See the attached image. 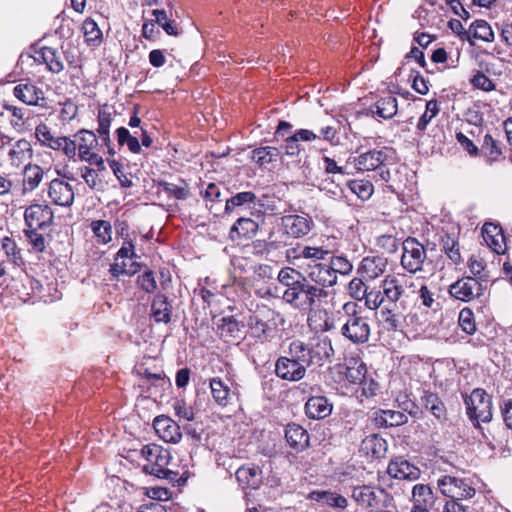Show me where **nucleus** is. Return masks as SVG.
<instances>
[{
    "mask_svg": "<svg viewBox=\"0 0 512 512\" xmlns=\"http://www.w3.org/2000/svg\"><path fill=\"white\" fill-rule=\"evenodd\" d=\"M13 95L30 106L46 107V97L43 90L31 82L19 83L13 89Z\"/></svg>",
    "mask_w": 512,
    "mask_h": 512,
    "instance_id": "18",
    "label": "nucleus"
},
{
    "mask_svg": "<svg viewBox=\"0 0 512 512\" xmlns=\"http://www.w3.org/2000/svg\"><path fill=\"white\" fill-rule=\"evenodd\" d=\"M309 347L313 366H323L333 362L334 349L328 337L313 338L309 342Z\"/></svg>",
    "mask_w": 512,
    "mask_h": 512,
    "instance_id": "19",
    "label": "nucleus"
},
{
    "mask_svg": "<svg viewBox=\"0 0 512 512\" xmlns=\"http://www.w3.org/2000/svg\"><path fill=\"white\" fill-rule=\"evenodd\" d=\"M387 265L383 256H367L361 260L357 273L365 280H375L385 273Z\"/></svg>",
    "mask_w": 512,
    "mask_h": 512,
    "instance_id": "21",
    "label": "nucleus"
},
{
    "mask_svg": "<svg viewBox=\"0 0 512 512\" xmlns=\"http://www.w3.org/2000/svg\"><path fill=\"white\" fill-rule=\"evenodd\" d=\"M473 37L485 42L494 40V32L485 20H476L469 27V38Z\"/></svg>",
    "mask_w": 512,
    "mask_h": 512,
    "instance_id": "43",
    "label": "nucleus"
},
{
    "mask_svg": "<svg viewBox=\"0 0 512 512\" xmlns=\"http://www.w3.org/2000/svg\"><path fill=\"white\" fill-rule=\"evenodd\" d=\"M308 282L325 289L337 283V276L331 271L328 263L308 264L304 274Z\"/></svg>",
    "mask_w": 512,
    "mask_h": 512,
    "instance_id": "16",
    "label": "nucleus"
},
{
    "mask_svg": "<svg viewBox=\"0 0 512 512\" xmlns=\"http://www.w3.org/2000/svg\"><path fill=\"white\" fill-rule=\"evenodd\" d=\"M36 54L39 56L36 60L43 62L49 72L59 74L64 70V63L56 48L44 46Z\"/></svg>",
    "mask_w": 512,
    "mask_h": 512,
    "instance_id": "32",
    "label": "nucleus"
},
{
    "mask_svg": "<svg viewBox=\"0 0 512 512\" xmlns=\"http://www.w3.org/2000/svg\"><path fill=\"white\" fill-rule=\"evenodd\" d=\"M422 402L425 408L438 420H446L447 418V410L446 407L438 396V394L433 392H425L422 396Z\"/></svg>",
    "mask_w": 512,
    "mask_h": 512,
    "instance_id": "39",
    "label": "nucleus"
},
{
    "mask_svg": "<svg viewBox=\"0 0 512 512\" xmlns=\"http://www.w3.org/2000/svg\"><path fill=\"white\" fill-rule=\"evenodd\" d=\"M387 473L395 479L414 481L420 477V469L403 457H396L390 461Z\"/></svg>",
    "mask_w": 512,
    "mask_h": 512,
    "instance_id": "22",
    "label": "nucleus"
},
{
    "mask_svg": "<svg viewBox=\"0 0 512 512\" xmlns=\"http://www.w3.org/2000/svg\"><path fill=\"white\" fill-rule=\"evenodd\" d=\"M345 321L341 334L354 344H364L370 337V325L367 317L362 315L361 308L356 302H346L342 306Z\"/></svg>",
    "mask_w": 512,
    "mask_h": 512,
    "instance_id": "2",
    "label": "nucleus"
},
{
    "mask_svg": "<svg viewBox=\"0 0 512 512\" xmlns=\"http://www.w3.org/2000/svg\"><path fill=\"white\" fill-rule=\"evenodd\" d=\"M171 459L170 452L165 449L153 464H144L142 470L146 474L180 485L182 479L179 477V473L170 467Z\"/></svg>",
    "mask_w": 512,
    "mask_h": 512,
    "instance_id": "12",
    "label": "nucleus"
},
{
    "mask_svg": "<svg viewBox=\"0 0 512 512\" xmlns=\"http://www.w3.org/2000/svg\"><path fill=\"white\" fill-rule=\"evenodd\" d=\"M259 229V225L251 218L241 217L236 220L229 231V238L232 241L253 238Z\"/></svg>",
    "mask_w": 512,
    "mask_h": 512,
    "instance_id": "30",
    "label": "nucleus"
},
{
    "mask_svg": "<svg viewBox=\"0 0 512 512\" xmlns=\"http://www.w3.org/2000/svg\"><path fill=\"white\" fill-rule=\"evenodd\" d=\"M376 245L382 249L383 252L393 254L397 252L400 240L392 234H383L376 239Z\"/></svg>",
    "mask_w": 512,
    "mask_h": 512,
    "instance_id": "60",
    "label": "nucleus"
},
{
    "mask_svg": "<svg viewBox=\"0 0 512 512\" xmlns=\"http://www.w3.org/2000/svg\"><path fill=\"white\" fill-rule=\"evenodd\" d=\"M287 354L294 360H297L306 370L308 367L313 366L309 343L295 339L290 342Z\"/></svg>",
    "mask_w": 512,
    "mask_h": 512,
    "instance_id": "37",
    "label": "nucleus"
},
{
    "mask_svg": "<svg viewBox=\"0 0 512 512\" xmlns=\"http://www.w3.org/2000/svg\"><path fill=\"white\" fill-rule=\"evenodd\" d=\"M158 186L167 193L170 197H174L178 200H185L189 196V189L186 183L183 182V185L178 186L173 183H169L166 181H160Z\"/></svg>",
    "mask_w": 512,
    "mask_h": 512,
    "instance_id": "56",
    "label": "nucleus"
},
{
    "mask_svg": "<svg viewBox=\"0 0 512 512\" xmlns=\"http://www.w3.org/2000/svg\"><path fill=\"white\" fill-rule=\"evenodd\" d=\"M210 388L214 400L221 406L227 405L230 395L229 387L221 379L213 378L210 381Z\"/></svg>",
    "mask_w": 512,
    "mask_h": 512,
    "instance_id": "49",
    "label": "nucleus"
},
{
    "mask_svg": "<svg viewBox=\"0 0 512 512\" xmlns=\"http://www.w3.org/2000/svg\"><path fill=\"white\" fill-rule=\"evenodd\" d=\"M348 187L363 200L369 199L374 191L373 184L367 180H351L348 182Z\"/></svg>",
    "mask_w": 512,
    "mask_h": 512,
    "instance_id": "57",
    "label": "nucleus"
},
{
    "mask_svg": "<svg viewBox=\"0 0 512 512\" xmlns=\"http://www.w3.org/2000/svg\"><path fill=\"white\" fill-rule=\"evenodd\" d=\"M441 493L454 500L470 499L475 495V489L462 478L445 475L438 480Z\"/></svg>",
    "mask_w": 512,
    "mask_h": 512,
    "instance_id": "11",
    "label": "nucleus"
},
{
    "mask_svg": "<svg viewBox=\"0 0 512 512\" xmlns=\"http://www.w3.org/2000/svg\"><path fill=\"white\" fill-rule=\"evenodd\" d=\"M138 285L147 293H154L157 289V283L153 271L146 270L137 278Z\"/></svg>",
    "mask_w": 512,
    "mask_h": 512,
    "instance_id": "63",
    "label": "nucleus"
},
{
    "mask_svg": "<svg viewBox=\"0 0 512 512\" xmlns=\"http://www.w3.org/2000/svg\"><path fill=\"white\" fill-rule=\"evenodd\" d=\"M412 498L414 505L428 506L433 502L432 489L425 484H417L413 487Z\"/></svg>",
    "mask_w": 512,
    "mask_h": 512,
    "instance_id": "50",
    "label": "nucleus"
},
{
    "mask_svg": "<svg viewBox=\"0 0 512 512\" xmlns=\"http://www.w3.org/2000/svg\"><path fill=\"white\" fill-rule=\"evenodd\" d=\"M35 137L42 146L62 151L68 158L76 156V141L66 136H55L44 123L36 126Z\"/></svg>",
    "mask_w": 512,
    "mask_h": 512,
    "instance_id": "8",
    "label": "nucleus"
},
{
    "mask_svg": "<svg viewBox=\"0 0 512 512\" xmlns=\"http://www.w3.org/2000/svg\"><path fill=\"white\" fill-rule=\"evenodd\" d=\"M285 439L289 447L296 452L306 450L310 445L308 431L297 423H289L285 428Z\"/></svg>",
    "mask_w": 512,
    "mask_h": 512,
    "instance_id": "26",
    "label": "nucleus"
},
{
    "mask_svg": "<svg viewBox=\"0 0 512 512\" xmlns=\"http://www.w3.org/2000/svg\"><path fill=\"white\" fill-rule=\"evenodd\" d=\"M276 375L286 381L297 382L306 375V369L290 355L281 356L275 363Z\"/></svg>",
    "mask_w": 512,
    "mask_h": 512,
    "instance_id": "17",
    "label": "nucleus"
},
{
    "mask_svg": "<svg viewBox=\"0 0 512 512\" xmlns=\"http://www.w3.org/2000/svg\"><path fill=\"white\" fill-rule=\"evenodd\" d=\"M235 476L243 490H257L263 483L262 470L259 466L254 464L242 465L237 469Z\"/></svg>",
    "mask_w": 512,
    "mask_h": 512,
    "instance_id": "20",
    "label": "nucleus"
},
{
    "mask_svg": "<svg viewBox=\"0 0 512 512\" xmlns=\"http://www.w3.org/2000/svg\"><path fill=\"white\" fill-rule=\"evenodd\" d=\"M471 84L483 91L489 92L495 89V84L493 81L486 76L484 73L477 71L476 74L471 79Z\"/></svg>",
    "mask_w": 512,
    "mask_h": 512,
    "instance_id": "64",
    "label": "nucleus"
},
{
    "mask_svg": "<svg viewBox=\"0 0 512 512\" xmlns=\"http://www.w3.org/2000/svg\"><path fill=\"white\" fill-rule=\"evenodd\" d=\"M284 288L282 300L300 312L311 313L322 299L328 297V291L308 282L304 274L292 267L282 268L277 276Z\"/></svg>",
    "mask_w": 512,
    "mask_h": 512,
    "instance_id": "1",
    "label": "nucleus"
},
{
    "mask_svg": "<svg viewBox=\"0 0 512 512\" xmlns=\"http://www.w3.org/2000/svg\"><path fill=\"white\" fill-rule=\"evenodd\" d=\"M398 111L397 98L393 95H387L379 99L375 104L370 106L369 112L373 116H378L382 119L393 118Z\"/></svg>",
    "mask_w": 512,
    "mask_h": 512,
    "instance_id": "34",
    "label": "nucleus"
},
{
    "mask_svg": "<svg viewBox=\"0 0 512 512\" xmlns=\"http://www.w3.org/2000/svg\"><path fill=\"white\" fill-rule=\"evenodd\" d=\"M402 248V267L412 274L422 271L427 258L424 246L416 238L408 237L402 242Z\"/></svg>",
    "mask_w": 512,
    "mask_h": 512,
    "instance_id": "9",
    "label": "nucleus"
},
{
    "mask_svg": "<svg viewBox=\"0 0 512 512\" xmlns=\"http://www.w3.org/2000/svg\"><path fill=\"white\" fill-rule=\"evenodd\" d=\"M481 434V441L487 444L490 449H501L505 446L508 440V432L505 428L500 426L491 427L485 430H478Z\"/></svg>",
    "mask_w": 512,
    "mask_h": 512,
    "instance_id": "33",
    "label": "nucleus"
},
{
    "mask_svg": "<svg viewBox=\"0 0 512 512\" xmlns=\"http://www.w3.org/2000/svg\"><path fill=\"white\" fill-rule=\"evenodd\" d=\"M364 278L355 277L348 284V290L352 298L356 300H363L366 295L368 286L364 283Z\"/></svg>",
    "mask_w": 512,
    "mask_h": 512,
    "instance_id": "61",
    "label": "nucleus"
},
{
    "mask_svg": "<svg viewBox=\"0 0 512 512\" xmlns=\"http://www.w3.org/2000/svg\"><path fill=\"white\" fill-rule=\"evenodd\" d=\"M151 317L156 323L167 324L171 321L172 304L165 294L158 293L154 296L151 302Z\"/></svg>",
    "mask_w": 512,
    "mask_h": 512,
    "instance_id": "29",
    "label": "nucleus"
},
{
    "mask_svg": "<svg viewBox=\"0 0 512 512\" xmlns=\"http://www.w3.org/2000/svg\"><path fill=\"white\" fill-rule=\"evenodd\" d=\"M390 150L386 147L373 149L355 157L353 163L358 171H377L380 179L384 182L390 180V171L385 168Z\"/></svg>",
    "mask_w": 512,
    "mask_h": 512,
    "instance_id": "5",
    "label": "nucleus"
},
{
    "mask_svg": "<svg viewBox=\"0 0 512 512\" xmlns=\"http://www.w3.org/2000/svg\"><path fill=\"white\" fill-rule=\"evenodd\" d=\"M257 197L251 191L237 193L225 201V211L232 212L236 207H241L248 204H255Z\"/></svg>",
    "mask_w": 512,
    "mask_h": 512,
    "instance_id": "47",
    "label": "nucleus"
},
{
    "mask_svg": "<svg viewBox=\"0 0 512 512\" xmlns=\"http://www.w3.org/2000/svg\"><path fill=\"white\" fill-rule=\"evenodd\" d=\"M287 254L289 257L293 254L294 258L302 257L305 259H311L314 263H318L317 261L324 260L326 256L329 255V251L322 247L298 245L296 248L288 250Z\"/></svg>",
    "mask_w": 512,
    "mask_h": 512,
    "instance_id": "38",
    "label": "nucleus"
},
{
    "mask_svg": "<svg viewBox=\"0 0 512 512\" xmlns=\"http://www.w3.org/2000/svg\"><path fill=\"white\" fill-rule=\"evenodd\" d=\"M365 305L370 310L378 309L384 302L385 298L383 295V291L376 289H367L365 297Z\"/></svg>",
    "mask_w": 512,
    "mask_h": 512,
    "instance_id": "62",
    "label": "nucleus"
},
{
    "mask_svg": "<svg viewBox=\"0 0 512 512\" xmlns=\"http://www.w3.org/2000/svg\"><path fill=\"white\" fill-rule=\"evenodd\" d=\"M90 227L98 243L107 244L112 240V226L108 221L95 220Z\"/></svg>",
    "mask_w": 512,
    "mask_h": 512,
    "instance_id": "46",
    "label": "nucleus"
},
{
    "mask_svg": "<svg viewBox=\"0 0 512 512\" xmlns=\"http://www.w3.org/2000/svg\"><path fill=\"white\" fill-rule=\"evenodd\" d=\"M377 319L387 331H396L400 327V315L391 308L383 307L379 311Z\"/></svg>",
    "mask_w": 512,
    "mask_h": 512,
    "instance_id": "45",
    "label": "nucleus"
},
{
    "mask_svg": "<svg viewBox=\"0 0 512 512\" xmlns=\"http://www.w3.org/2000/svg\"><path fill=\"white\" fill-rule=\"evenodd\" d=\"M218 325V331L221 337L238 338L240 334V324L233 317H223Z\"/></svg>",
    "mask_w": 512,
    "mask_h": 512,
    "instance_id": "53",
    "label": "nucleus"
},
{
    "mask_svg": "<svg viewBox=\"0 0 512 512\" xmlns=\"http://www.w3.org/2000/svg\"><path fill=\"white\" fill-rule=\"evenodd\" d=\"M283 322V318L277 311L263 307L258 309L254 314L250 315L248 327L252 337L260 341H267L272 338L273 333L278 325L277 320Z\"/></svg>",
    "mask_w": 512,
    "mask_h": 512,
    "instance_id": "4",
    "label": "nucleus"
},
{
    "mask_svg": "<svg viewBox=\"0 0 512 512\" xmlns=\"http://www.w3.org/2000/svg\"><path fill=\"white\" fill-rule=\"evenodd\" d=\"M481 151L488 158L489 162L497 161L502 155L500 142L495 140L490 134L484 136Z\"/></svg>",
    "mask_w": 512,
    "mask_h": 512,
    "instance_id": "48",
    "label": "nucleus"
},
{
    "mask_svg": "<svg viewBox=\"0 0 512 512\" xmlns=\"http://www.w3.org/2000/svg\"><path fill=\"white\" fill-rule=\"evenodd\" d=\"M485 287L475 277L464 276L450 285L449 294L460 301L470 302L484 294Z\"/></svg>",
    "mask_w": 512,
    "mask_h": 512,
    "instance_id": "10",
    "label": "nucleus"
},
{
    "mask_svg": "<svg viewBox=\"0 0 512 512\" xmlns=\"http://www.w3.org/2000/svg\"><path fill=\"white\" fill-rule=\"evenodd\" d=\"M76 151H79L81 160L96 165L98 170H105L104 160L96 150H99L97 135L90 130L82 129L75 134Z\"/></svg>",
    "mask_w": 512,
    "mask_h": 512,
    "instance_id": "6",
    "label": "nucleus"
},
{
    "mask_svg": "<svg viewBox=\"0 0 512 512\" xmlns=\"http://www.w3.org/2000/svg\"><path fill=\"white\" fill-rule=\"evenodd\" d=\"M112 107L107 104L101 106L98 110V128L97 133L98 137L101 139L103 144L107 148V152L110 155H114L115 151L111 147V139H110V126L112 123Z\"/></svg>",
    "mask_w": 512,
    "mask_h": 512,
    "instance_id": "28",
    "label": "nucleus"
},
{
    "mask_svg": "<svg viewBox=\"0 0 512 512\" xmlns=\"http://www.w3.org/2000/svg\"><path fill=\"white\" fill-rule=\"evenodd\" d=\"M24 219L28 228L43 230L52 224L54 213L46 204H33L26 208Z\"/></svg>",
    "mask_w": 512,
    "mask_h": 512,
    "instance_id": "15",
    "label": "nucleus"
},
{
    "mask_svg": "<svg viewBox=\"0 0 512 512\" xmlns=\"http://www.w3.org/2000/svg\"><path fill=\"white\" fill-rule=\"evenodd\" d=\"M387 441L379 434H370L366 436L361 443V450L367 455H372L374 458H383L387 452Z\"/></svg>",
    "mask_w": 512,
    "mask_h": 512,
    "instance_id": "35",
    "label": "nucleus"
},
{
    "mask_svg": "<svg viewBox=\"0 0 512 512\" xmlns=\"http://www.w3.org/2000/svg\"><path fill=\"white\" fill-rule=\"evenodd\" d=\"M48 195L58 206L70 207L74 201V191L71 185L60 179H53L49 184Z\"/></svg>",
    "mask_w": 512,
    "mask_h": 512,
    "instance_id": "24",
    "label": "nucleus"
},
{
    "mask_svg": "<svg viewBox=\"0 0 512 512\" xmlns=\"http://www.w3.org/2000/svg\"><path fill=\"white\" fill-rule=\"evenodd\" d=\"M3 110L9 114V122L13 129L21 133L25 130L27 110L25 108L17 107L11 104H3Z\"/></svg>",
    "mask_w": 512,
    "mask_h": 512,
    "instance_id": "40",
    "label": "nucleus"
},
{
    "mask_svg": "<svg viewBox=\"0 0 512 512\" xmlns=\"http://www.w3.org/2000/svg\"><path fill=\"white\" fill-rule=\"evenodd\" d=\"M459 326L462 328V330L472 335L476 331V324L474 319V314L470 308H463L459 313L458 318Z\"/></svg>",
    "mask_w": 512,
    "mask_h": 512,
    "instance_id": "59",
    "label": "nucleus"
},
{
    "mask_svg": "<svg viewBox=\"0 0 512 512\" xmlns=\"http://www.w3.org/2000/svg\"><path fill=\"white\" fill-rule=\"evenodd\" d=\"M289 238L284 234L282 224H279L278 229L273 228L268 233L267 238L264 240V248L267 251L280 249L288 244Z\"/></svg>",
    "mask_w": 512,
    "mask_h": 512,
    "instance_id": "44",
    "label": "nucleus"
},
{
    "mask_svg": "<svg viewBox=\"0 0 512 512\" xmlns=\"http://www.w3.org/2000/svg\"><path fill=\"white\" fill-rule=\"evenodd\" d=\"M462 396L468 419L476 430H482L481 423H489L493 419L492 396L482 388H475Z\"/></svg>",
    "mask_w": 512,
    "mask_h": 512,
    "instance_id": "3",
    "label": "nucleus"
},
{
    "mask_svg": "<svg viewBox=\"0 0 512 512\" xmlns=\"http://www.w3.org/2000/svg\"><path fill=\"white\" fill-rule=\"evenodd\" d=\"M309 499L322 505H327L331 508H337L340 510H344L348 505V501L344 496L329 490L312 491L309 494Z\"/></svg>",
    "mask_w": 512,
    "mask_h": 512,
    "instance_id": "31",
    "label": "nucleus"
},
{
    "mask_svg": "<svg viewBox=\"0 0 512 512\" xmlns=\"http://www.w3.org/2000/svg\"><path fill=\"white\" fill-rule=\"evenodd\" d=\"M337 130L334 126L326 125L319 130V135H317L312 130L308 129H299L294 134V140L303 141V142H311L316 140L317 138H323L324 140L333 143L336 138Z\"/></svg>",
    "mask_w": 512,
    "mask_h": 512,
    "instance_id": "36",
    "label": "nucleus"
},
{
    "mask_svg": "<svg viewBox=\"0 0 512 512\" xmlns=\"http://www.w3.org/2000/svg\"><path fill=\"white\" fill-rule=\"evenodd\" d=\"M281 155V151L276 147L264 146L256 148L252 151V160L260 166L277 161Z\"/></svg>",
    "mask_w": 512,
    "mask_h": 512,
    "instance_id": "41",
    "label": "nucleus"
},
{
    "mask_svg": "<svg viewBox=\"0 0 512 512\" xmlns=\"http://www.w3.org/2000/svg\"><path fill=\"white\" fill-rule=\"evenodd\" d=\"M412 286V282L404 274H389L381 282L384 298L396 304L406 295V289Z\"/></svg>",
    "mask_w": 512,
    "mask_h": 512,
    "instance_id": "13",
    "label": "nucleus"
},
{
    "mask_svg": "<svg viewBox=\"0 0 512 512\" xmlns=\"http://www.w3.org/2000/svg\"><path fill=\"white\" fill-rule=\"evenodd\" d=\"M352 498L370 512H381L388 507L389 494L384 489L363 485L353 488Z\"/></svg>",
    "mask_w": 512,
    "mask_h": 512,
    "instance_id": "7",
    "label": "nucleus"
},
{
    "mask_svg": "<svg viewBox=\"0 0 512 512\" xmlns=\"http://www.w3.org/2000/svg\"><path fill=\"white\" fill-rule=\"evenodd\" d=\"M0 248H2L5 251L9 260L13 262L15 265L23 264L21 251L17 247V244L13 239H11L10 237H3L1 240Z\"/></svg>",
    "mask_w": 512,
    "mask_h": 512,
    "instance_id": "54",
    "label": "nucleus"
},
{
    "mask_svg": "<svg viewBox=\"0 0 512 512\" xmlns=\"http://www.w3.org/2000/svg\"><path fill=\"white\" fill-rule=\"evenodd\" d=\"M85 41L89 45H97L102 37V32L99 29L97 23L91 19L87 18L84 20L82 25Z\"/></svg>",
    "mask_w": 512,
    "mask_h": 512,
    "instance_id": "51",
    "label": "nucleus"
},
{
    "mask_svg": "<svg viewBox=\"0 0 512 512\" xmlns=\"http://www.w3.org/2000/svg\"><path fill=\"white\" fill-rule=\"evenodd\" d=\"M153 426L158 436L165 442L178 443L182 438L179 425L167 416H157L154 419Z\"/></svg>",
    "mask_w": 512,
    "mask_h": 512,
    "instance_id": "23",
    "label": "nucleus"
},
{
    "mask_svg": "<svg viewBox=\"0 0 512 512\" xmlns=\"http://www.w3.org/2000/svg\"><path fill=\"white\" fill-rule=\"evenodd\" d=\"M281 224L289 240L308 235L314 226L312 218L308 215H285L281 217Z\"/></svg>",
    "mask_w": 512,
    "mask_h": 512,
    "instance_id": "14",
    "label": "nucleus"
},
{
    "mask_svg": "<svg viewBox=\"0 0 512 512\" xmlns=\"http://www.w3.org/2000/svg\"><path fill=\"white\" fill-rule=\"evenodd\" d=\"M140 270V264L136 261L127 263L126 261H115L110 266V273L113 277L118 278L121 275H134Z\"/></svg>",
    "mask_w": 512,
    "mask_h": 512,
    "instance_id": "52",
    "label": "nucleus"
},
{
    "mask_svg": "<svg viewBox=\"0 0 512 512\" xmlns=\"http://www.w3.org/2000/svg\"><path fill=\"white\" fill-rule=\"evenodd\" d=\"M371 420L377 428H390L406 424L408 417L401 411L378 409L373 412Z\"/></svg>",
    "mask_w": 512,
    "mask_h": 512,
    "instance_id": "27",
    "label": "nucleus"
},
{
    "mask_svg": "<svg viewBox=\"0 0 512 512\" xmlns=\"http://www.w3.org/2000/svg\"><path fill=\"white\" fill-rule=\"evenodd\" d=\"M328 265L336 276L338 273L341 275H349L353 270V264L343 255L332 256Z\"/></svg>",
    "mask_w": 512,
    "mask_h": 512,
    "instance_id": "55",
    "label": "nucleus"
},
{
    "mask_svg": "<svg viewBox=\"0 0 512 512\" xmlns=\"http://www.w3.org/2000/svg\"><path fill=\"white\" fill-rule=\"evenodd\" d=\"M333 410L332 402L322 395H313L305 403V414L313 420H321L331 415Z\"/></svg>",
    "mask_w": 512,
    "mask_h": 512,
    "instance_id": "25",
    "label": "nucleus"
},
{
    "mask_svg": "<svg viewBox=\"0 0 512 512\" xmlns=\"http://www.w3.org/2000/svg\"><path fill=\"white\" fill-rule=\"evenodd\" d=\"M439 113V106L437 100H430L426 103V109L423 115L419 118L417 129L423 132L431 120Z\"/></svg>",
    "mask_w": 512,
    "mask_h": 512,
    "instance_id": "58",
    "label": "nucleus"
},
{
    "mask_svg": "<svg viewBox=\"0 0 512 512\" xmlns=\"http://www.w3.org/2000/svg\"><path fill=\"white\" fill-rule=\"evenodd\" d=\"M44 176L43 169L36 164H28L24 168V188L33 191L36 189Z\"/></svg>",
    "mask_w": 512,
    "mask_h": 512,
    "instance_id": "42",
    "label": "nucleus"
}]
</instances>
